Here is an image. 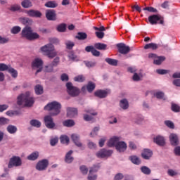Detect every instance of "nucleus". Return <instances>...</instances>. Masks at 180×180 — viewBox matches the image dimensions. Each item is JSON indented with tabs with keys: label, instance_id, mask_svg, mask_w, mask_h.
<instances>
[{
	"label": "nucleus",
	"instance_id": "nucleus-1",
	"mask_svg": "<svg viewBox=\"0 0 180 180\" xmlns=\"http://www.w3.org/2000/svg\"><path fill=\"white\" fill-rule=\"evenodd\" d=\"M17 103L20 105L25 103L26 106L31 107L34 103V98L31 96L30 91H27L18 97Z\"/></svg>",
	"mask_w": 180,
	"mask_h": 180
},
{
	"label": "nucleus",
	"instance_id": "nucleus-2",
	"mask_svg": "<svg viewBox=\"0 0 180 180\" xmlns=\"http://www.w3.org/2000/svg\"><path fill=\"white\" fill-rule=\"evenodd\" d=\"M44 110H48L51 116H57L61 112V103L57 101L49 103L45 105Z\"/></svg>",
	"mask_w": 180,
	"mask_h": 180
},
{
	"label": "nucleus",
	"instance_id": "nucleus-3",
	"mask_svg": "<svg viewBox=\"0 0 180 180\" xmlns=\"http://www.w3.org/2000/svg\"><path fill=\"white\" fill-rule=\"evenodd\" d=\"M22 37L27 39V40H36L40 37V35L37 32H33L32 27L26 26L21 32Z\"/></svg>",
	"mask_w": 180,
	"mask_h": 180
},
{
	"label": "nucleus",
	"instance_id": "nucleus-4",
	"mask_svg": "<svg viewBox=\"0 0 180 180\" xmlns=\"http://www.w3.org/2000/svg\"><path fill=\"white\" fill-rule=\"evenodd\" d=\"M66 88H67V91L68 94L70 96H78L79 95V89H78L77 87H75L72 85V83L71 82H68L66 84Z\"/></svg>",
	"mask_w": 180,
	"mask_h": 180
},
{
	"label": "nucleus",
	"instance_id": "nucleus-5",
	"mask_svg": "<svg viewBox=\"0 0 180 180\" xmlns=\"http://www.w3.org/2000/svg\"><path fill=\"white\" fill-rule=\"evenodd\" d=\"M22 165V159L19 156H13L10 158L8 168H13V167H20Z\"/></svg>",
	"mask_w": 180,
	"mask_h": 180
},
{
	"label": "nucleus",
	"instance_id": "nucleus-6",
	"mask_svg": "<svg viewBox=\"0 0 180 180\" xmlns=\"http://www.w3.org/2000/svg\"><path fill=\"white\" fill-rule=\"evenodd\" d=\"M32 68H38L36 72V74H39V72H41L43 70V60L40 58H35L32 63Z\"/></svg>",
	"mask_w": 180,
	"mask_h": 180
},
{
	"label": "nucleus",
	"instance_id": "nucleus-7",
	"mask_svg": "<svg viewBox=\"0 0 180 180\" xmlns=\"http://www.w3.org/2000/svg\"><path fill=\"white\" fill-rule=\"evenodd\" d=\"M44 120L45 126L47 127V129H54V127H56V123H54L53 117L51 115L45 116Z\"/></svg>",
	"mask_w": 180,
	"mask_h": 180
},
{
	"label": "nucleus",
	"instance_id": "nucleus-8",
	"mask_svg": "<svg viewBox=\"0 0 180 180\" xmlns=\"http://www.w3.org/2000/svg\"><path fill=\"white\" fill-rule=\"evenodd\" d=\"M48 167H49V160L47 159H44L37 162L36 165V169H37V171H44L47 169Z\"/></svg>",
	"mask_w": 180,
	"mask_h": 180
},
{
	"label": "nucleus",
	"instance_id": "nucleus-9",
	"mask_svg": "<svg viewBox=\"0 0 180 180\" xmlns=\"http://www.w3.org/2000/svg\"><path fill=\"white\" fill-rule=\"evenodd\" d=\"M117 47L120 54H129L130 53V46H126L123 43L117 44Z\"/></svg>",
	"mask_w": 180,
	"mask_h": 180
},
{
	"label": "nucleus",
	"instance_id": "nucleus-10",
	"mask_svg": "<svg viewBox=\"0 0 180 180\" xmlns=\"http://www.w3.org/2000/svg\"><path fill=\"white\" fill-rule=\"evenodd\" d=\"M112 154H113L112 150L102 149L96 153V157H98V158H105L106 157H110Z\"/></svg>",
	"mask_w": 180,
	"mask_h": 180
},
{
	"label": "nucleus",
	"instance_id": "nucleus-11",
	"mask_svg": "<svg viewBox=\"0 0 180 180\" xmlns=\"http://www.w3.org/2000/svg\"><path fill=\"white\" fill-rule=\"evenodd\" d=\"M169 139L170 144L174 147H176V146L179 145V138H178V135L176 134H170Z\"/></svg>",
	"mask_w": 180,
	"mask_h": 180
},
{
	"label": "nucleus",
	"instance_id": "nucleus-12",
	"mask_svg": "<svg viewBox=\"0 0 180 180\" xmlns=\"http://www.w3.org/2000/svg\"><path fill=\"white\" fill-rule=\"evenodd\" d=\"M46 18L47 20H57V13H56V10H47L46 11Z\"/></svg>",
	"mask_w": 180,
	"mask_h": 180
},
{
	"label": "nucleus",
	"instance_id": "nucleus-13",
	"mask_svg": "<svg viewBox=\"0 0 180 180\" xmlns=\"http://www.w3.org/2000/svg\"><path fill=\"white\" fill-rule=\"evenodd\" d=\"M85 51L87 53H91L92 56L94 57H99L101 56V52L94 46H87L85 47Z\"/></svg>",
	"mask_w": 180,
	"mask_h": 180
},
{
	"label": "nucleus",
	"instance_id": "nucleus-14",
	"mask_svg": "<svg viewBox=\"0 0 180 180\" xmlns=\"http://www.w3.org/2000/svg\"><path fill=\"white\" fill-rule=\"evenodd\" d=\"M26 13L28 16L30 18H41V12L37 11V10H28L26 11Z\"/></svg>",
	"mask_w": 180,
	"mask_h": 180
},
{
	"label": "nucleus",
	"instance_id": "nucleus-15",
	"mask_svg": "<svg viewBox=\"0 0 180 180\" xmlns=\"http://www.w3.org/2000/svg\"><path fill=\"white\" fill-rule=\"evenodd\" d=\"M141 155L143 160H150V158L153 157V150L145 148L142 151Z\"/></svg>",
	"mask_w": 180,
	"mask_h": 180
},
{
	"label": "nucleus",
	"instance_id": "nucleus-16",
	"mask_svg": "<svg viewBox=\"0 0 180 180\" xmlns=\"http://www.w3.org/2000/svg\"><path fill=\"white\" fill-rule=\"evenodd\" d=\"M115 148L119 153H123L126 151V149L127 148V145L124 141H119L116 144Z\"/></svg>",
	"mask_w": 180,
	"mask_h": 180
},
{
	"label": "nucleus",
	"instance_id": "nucleus-17",
	"mask_svg": "<svg viewBox=\"0 0 180 180\" xmlns=\"http://www.w3.org/2000/svg\"><path fill=\"white\" fill-rule=\"evenodd\" d=\"M66 110L68 117H75L78 115V110L75 108L69 107Z\"/></svg>",
	"mask_w": 180,
	"mask_h": 180
},
{
	"label": "nucleus",
	"instance_id": "nucleus-18",
	"mask_svg": "<svg viewBox=\"0 0 180 180\" xmlns=\"http://www.w3.org/2000/svg\"><path fill=\"white\" fill-rule=\"evenodd\" d=\"M41 51L48 54L51 51H54V46L51 44H46L41 48Z\"/></svg>",
	"mask_w": 180,
	"mask_h": 180
},
{
	"label": "nucleus",
	"instance_id": "nucleus-19",
	"mask_svg": "<svg viewBox=\"0 0 180 180\" xmlns=\"http://www.w3.org/2000/svg\"><path fill=\"white\" fill-rule=\"evenodd\" d=\"M94 95L97 98L103 99V98H106V96H108V91L102 89L97 90L96 91L94 92Z\"/></svg>",
	"mask_w": 180,
	"mask_h": 180
},
{
	"label": "nucleus",
	"instance_id": "nucleus-20",
	"mask_svg": "<svg viewBox=\"0 0 180 180\" xmlns=\"http://www.w3.org/2000/svg\"><path fill=\"white\" fill-rule=\"evenodd\" d=\"M120 140V139L119 137L114 136L108 141L107 146L108 147H115L119 143Z\"/></svg>",
	"mask_w": 180,
	"mask_h": 180
},
{
	"label": "nucleus",
	"instance_id": "nucleus-21",
	"mask_svg": "<svg viewBox=\"0 0 180 180\" xmlns=\"http://www.w3.org/2000/svg\"><path fill=\"white\" fill-rule=\"evenodd\" d=\"M148 20L150 25H157L158 23V14H153L148 18Z\"/></svg>",
	"mask_w": 180,
	"mask_h": 180
},
{
	"label": "nucleus",
	"instance_id": "nucleus-22",
	"mask_svg": "<svg viewBox=\"0 0 180 180\" xmlns=\"http://www.w3.org/2000/svg\"><path fill=\"white\" fill-rule=\"evenodd\" d=\"M72 140L73 141V143H75V146H77V147H82V143L81 142H79V136L73 134L71 136Z\"/></svg>",
	"mask_w": 180,
	"mask_h": 180
},
{
	"label": "nucleus",
	"instance_id": "nucleus-23",
	"mask_svg": "<svg viewBox=\"0 0 180 180\" xmlns=\"http://www.w3.org/2000/svg\"><path fill=\"white\" fill-rule=\"evenodd\" d=\"M72 153H74L72 150H70L68 152L65 157V162H67V164H71L72 161H74V158L71 155H72Z\"/></svg>",
	"mask_w": 180,
	"mask_h": 180
},
{
	"label": "nucleus",
	"instance_id": "nucleus-24",
	"mask_svg": "<svg viewBox=\"0 0 180 180\" xmlns=\"http://www.w3.org/2000/svg\"><path fill=\"white\" fill-rule=\"evenodd\" d=\"M148 58L150 60H153V64L158 65V55L157 53H150L148 55Z\"/></svg>",
	"mask_w": 180,
	"mask_h": 180
},
{
	"label": "nucleus",
	"instance_id": "nucleus-25",
	"mask_svg": "<svg viewBox=\"0 0 180 180\" xmlns=\"http://www.w3.org/2000/svg\"><path fill=\"white\" fill-rule=\"evenodd\" d=\"M129 160L131 162H132V164H134L135 165H140V164H141V160L136 155L130 156Z\"/></svg>",
	"mask_w": 180,
	"mask_h": 180
},
{
	"label": "nucleus",
	"instance_id": "nucleus-26",
	"mask_svg": "<svg viewBox=\"0 0 180 180\" xmlns=\"http://www.w3.org/2000/svg\"><path fill=\"white\" fill-rule=\"evenodd\" d=\"M143 49L145 50H148L149 49H150V50H153V51L157 50V49H158V44L155 43L148 44L144 46Z\"/></svg>",
	"mask_w": 180,
	"mask_h": 180
},
{
	"label": "nucleus",
	"instance_id": "nucleus-27",
	"mask_svg": "<svg viewBox=\"0 0 180 180\" xmlns=\"http://www.w3.org/2000/svg\"><path fill=\"white\" fill-rule=\"evenodd\" d=\"M44 6H46V8H54L58 6V3H57L56 1H49L45 4Z\"/></svg>",
	"mask_w": 180,
	"mask_h": 180
},
{
	"label": "nucleus",
	"instance_id": "nucleus-28",
	"mask_svg": "<svg viewBox=\"0 0 180 180\" xmlns=\"http://www.w3.org/2000/svg\"><path fill=\"white\" fill-rule=\"evenodd\" d=\"M21 6H22V8L27 9L29 8H32V6H33V4H32V1L30 0H23L21 2Z\"/></svg>",
	"mask_w": 180,
	"mask_h": 180
},
{
	"label": "nucleus",
	"instance_id": "nucleus-29",
	"mask_svg": "<svg viewBox=\"0 0 180 180\" xmlns=\"http://www.w3.org/2000/svg\"><path fill=\"white\" fill-rule=\"evenodd\" d=\"M94 48L96 49V50H106L108 45L106 44H102L101 42L94 44Z\"/></svg>",
	"mask_w": 180,
	"mask_h": 180
},
{
	"label": "nucleus",
	"instance_id": "nucleus-30",
	"mask_svg": "<svg viewBox=\"0 0 180 180\" xmlns=\"http://www.w3.org/2000/svg\"><path fill=\"white\" fill-rule=\"evenodd\" d=\"M19 22H20V23H22V25H32V23H33V21L29 18H20Z\"/></svg>",
	"mask_w": 180,
	"mask_h": 180
},
{
	"label": "nucleus",
	"instance_id": "nucleus-31",
	"mask_svg": "<svg viewBox=\"0 0 180 180\" xmlns=\"http://www.w3.org/2000/svg\"><path fill=\"white\" fill-rule=\"evenodd\" d=\"M29 161H36L39 158V152H34L27 156Z\"/></svg>",
	"mask_w": 180,
	"mask_h": 180
},
{
	"label": "nucleus",
	"instance_id": "nucleus-32",
	"mask_svg": "<svg viewBox=\"0 0 180 180\" xmlns=\"http://www.w3.org/2000/svg\"><path fill=\"white\" fill-rule=\"evenodd\" d=\"M120 106L122 108V109H124V110H126V109H129V101H127V99H122L120 101Z\"/></svg>",
	"mask_w": 180,
	"mask_h": 180
},
{
	"label": "nucleus",
	"instance_id": "nucleus-33",
	"mask_svg": "<svg viewBox=\"0 0 180 180\" xmlns=\"http://www.w3.org/2000/svg\"><path fill=\"white\" fill-rule=\"evenodd\" d=\"M34 91L36 95H43V86L40 85V84H37L34 86Z\"/></svg>",
	"mask_w": 180,
	"mask_h": 180
},
{
	"label": "nucleus",
	"instance_id": "nucleus-34",
	"mask_svg": "<svg viewBox=\"0 0 180 180\" xmlns=\"http://www.w3.org/2000/svg\"><path fill=\"white\" fill-rule=\"evenodd\" d=\"M7 131L10 133V134H15L18 131V127L15 125H8L7 127Z\"/></svg>",
	"mask_w": 180,
	"mask_h": 180
},
{
	"label": "nucleus",
	"instance_id": "nucleus-35",
	"mask_svg": "<svg viewBox=\"0 0 180 180\" xmlns=\"http://www.w3.org/2000/svg\"><path fill=\"white\" fill-rule=\"evenodd\" d=\"M30 124L31 126H32V127H37V129H39L41 127V122L37 120H32L30 122Z\"/></svg>",
	"mask_w": 180,
	"mask_h": 180
},
{
	"label": "nucleus",
	"instance_id": "nucleus-36",
	"mask_svg": "<svg viewBox=\"0 0 180 180\" xmlns=\"http://www.w3.org/2000/svg\"><path fill=\"white\" fill-rule=\"evenodd\" d=\"M88 37V34L85 32H78L77 36L75 37V39H77V40H86V39Z\"/></svg>",
	"mask_w": 180,
	"mask_h": 180
},
{
	"label": "nucleus",
	"instance_id": "nucleus-37",
	"mask_svg": "<svg viewBox=\"0 0 180 180\" xmlns=\"http://www.w3.org/2000/svg\"><path fill=\"white\" fill-rule=\"evenodd\" d=\"M63 126L65 127H72L75 125V122L72 120H68L63 122Z\"/></svg>",
	"mask_w": 180,
	"mask_h": 180
},
{
	"label": "nucleus",
	"instance_id": "nucleus-38",
	"mask_svg": "<svg viewBox=\"0 0 180 180\" xmlns=\"http://www.w3.org/2000/svg\"><path fill=\"white\" fill-rule=\"evenodd\" d=\"M99 171V165H94L89 167V174H96Z\"/></svg>",
	"mask_w": 180,
	"mask_h": 180
},
{
	"label": "nucleus",
	"instance_id": "nucleus-39",
	"mask_svg": "<svg viewBox=\"0 0 180 180\" xmlns=\"http://www.w3.org/2000/svg\"><path fill=\"white\" fill-rule=\"evenodd\" d=\"M141 171L145 175H150V174H151V169L146 166L141 167Z\"/></svg>",
	"mask_w": 180,
	"mask_h": 180
},
{
	"label": "nucleus",
	"instance_id": "nucleus-40",
	"mask_svg": "<svg viewBox=\"0 0 180 180\" xmlns=\"http://www.w3.org/2000/svg\"><path fill=\"white\" fill-rule=\"evenodd\" d=\"M8 71L10 74H11V77H13V78H17L18 77V71L16 70H15L14 68H13L10 66L8 68Z\"/></svg>",
	"mask_w": 180,
	"mask_h": 180
},
{
	"label": "nucleus",
	"instance_id": "nucleus-41",
	"mask_svg": "<svg viewBox=\"0 0 180 180\" xmlns=\"http://www.w3.org/2000/svg\"><path fill=\"white\" fill-rule=\"evenodd\" d=\"M105 61L110 65H114L115 67H116V65H117V60L107 58H105Z\"/></svg>",
	"mask_w": 180,
	"mask_h": 180
},
{
	"label": "nucleus",
	"instance_id": "nucleus-42",
	"mask_svg": "<svg viewBox=\"0 0 180 180\" xmlns=\"http://www.w3.org/2000/svg\"><path fill=\"white\" fill-rule=\"evenodd\" d=\"M60 141L62 144H68V143H70V138L66 135H63L60 137Z\"/></svg>",
	"mask_w": 180,
	"mask_h": 180
},
{
	"label": "nucleus",
	"instance_id": "nucleus-43",
	"mask_svg": "<svg viewBox=\"0 0 180 180\" xmlns=\"http://www.w3.org/2000/svg\"><path fill=\"white\" fill-rule=\"evenodd\" d=\"M95 84L93 83L92 82H89L88 84L86 85V89L88 92H92L94 89H95Z\"/></svg>",
	"mask_w": 180,
	"mask_h": 180
},
{
	"label": "nucleus",
	"instance_id": "nucleus-44",
	"mask_svg": "<svg viewBox=\"0 0 180 180\" xmlns=\"http://www.w3.org/2000/svg\"><path fill=\"white\" fill-rule=\"evenodd\" d=\"M20 30H22V28L20 27L15 26L13 27L11 30V33H12V34H18V33H19Z\"/></svg>",
	"mask_w": 180,
	"mask_h": 180
},
{
	"label": "nucleus",
	"instance_id": "nucleus-45",
	"mask_svg": "<svg viewBox=\"0 0 180 180\" xmlns=\"http://www.w3.org/2000/svg\"><path fill=\"white\" fill-rule=\"evenodd\" d=\"M67 30V25L65 23L58 25L57 30L58 32H64Z\"/></svg>",
	"mask_w": 180,
	"mask_h": 180
},
{
	"label": "nucleus",
	"instance_id": "nucleus-46",
	"mask_svg": "<svg viewBox=\"0 0 180 180\" xmlns=\"http://www.w3.org/2000/svg\"><path fill=\"white\" fill-rule=\"evenodd\" d=\"M158 99H159V101L165 102V101H167V96H165V94L164 92L159 91L158 92Z\"/></svg>",
	"mask_w": 180,
	"mask_h": 180
},
{
	"label": "nucleus",
	"instance_id": "nucleus-47",
	"mask_svg": "<svg viewBox=\"0 0 180 180\" xmlns=\"http://www.w3.org/2000/svg\"><path fill=\"white\" fill-rule=\"evenodd\" d=\"M165 126H167V127H169V129H175V124L171 120L165 121Z\"/></svg>",
	"mask_w": 180,
	"mask_h": 180
},
{
	"label": "nucleus",
	"instance_id": "nucleus-48",
	"mask_svg": "<svg viewBox=\"0 0 180 180\" xmlns=\"http://www.w3.org/2000/svg\"><path fill=\"white\" fill-rule=\"evenodd\" d=\"M88 180H96L98 179V174L96 173H89L87 176Z\"/></svg>",
	"mask_w": 180,
	"mask_h": 180
},
{
	"label": "nucleus",
	"instance_id": "nucleus-49",
	"mask_svg": "<svg viewBox=\"0 0 180 180\" xmlns=\"http://www.w3.org/2000/svg\"><path fill=\"white\" fill-rule=\"evenodd\" d=\"M44 70L46 72H53V71H54V66L51 63L46 65Z\"/></svg>",
	"mask_w": 180,
	"mask_h": 180
},
{
	"label": "nucleus",
	"instance_id": "nucleus-50",
	"mask_svg": "<svg viewBox=\"0 0 180 180\" xmlns=\"http://www.w3.org/2000/svg\"><path fill=\"white\" fill-rule=\"evenodd\" d=\"M5 124H9V119L4 117H0V126H5Z\"/></svg>",
	"mask_w": 180,
	"mask_h": 180
},
{
	"label": "nucleus",
	"instance_id": "nucleus-51",
	"mask_svg": "<svg viewBox=\"0 0 180 180\" xmlns=\"http://www.w3.org/2000/svg\"><path fill=\"white\" fill-rule=\"evenodd\" d=\"M171 109L172 112H174L176 113H178V112H180V107L177 104L172 103Z\"/></svg>",
	"mask_w": 180,
	"mask_h": 180
},
{
	"label": "nucleus",
	"instance_id": "nucleus-52",
	"mask_svg": "<svg viewBox=\"0 0 180 180\" xmlns=\"http://www.w3.org/2000/svg\"><path fill=\"white\" fill-rule=\"evenodd\" d=\"M65 46L68 50H72V47L75 46V44L73 41H68L65 42Z\"/></svg>",
	"mask_w": 180,
	"mask_h": 180
},
{
	"label": "nucleus",
	"instance_id": "nucleus-53",
	"mask_svg": "<svg viewBox=\"0 0 180 180\" xmlns=\"http://www.w3.org/2000/svg\"><path fill=\"white\" fill-rule=\"evenodd\" d=\"M20 5L19 4H14L13 6H11L10 8V11H11V12H16L18 11H20Z\"/></svg>",
	"mask_w": 180,
	"mask_h": 180
},
{
	"label": "nucleus",
	"instance_id": "nucleus-54",
	"mask_svg": "<svg viewBox=\"0 0 180 180\" xmlns=\"http://www.w3.org/2000/svg\"><path fill=\"white\" fill-rule=\"evenodd\" d=\"M165 145V138L164 136H158V146L162 147Z\"/></svg>",
	"mask_w": 180,
	"mask_h": 180
},
{
	"label": "nucleus",
	"instance_id": "nucleus-55",
	"mask_svg": "<svg viewBox=\"0 0 180 180\" xmlns=\"http://www.w3.org/2000/svg\"><path fill=\"white\" fill-rule=\"evenodd\" d=\"M84 64L88 68H92V67H95V65H96V63L92 61H84Z\"/></svg>",
	"mask_w": 180,
	"mask_h": 180
},
{
	"label": "nucleus",
	"instance_id": "nucleus-56",
	"mask_svg": "<svg viewBox=\"0 0 180 180\" xmlns=\"http://www.w3.org/2000/svg\"><path fill=\"white\" fill-rule=\"evenodd\" d=\"M11 65H7L5 63H0V71H8Z\"/></svg>",
	"mask_w": 180,
	"mask_h": 180
},
{
	"label": "nucleus",
	"instance_id": "nucleus-57",
	"mask_svg": "<svg viewBox=\"0 0 180 180\" xmlns=\"http://www.w3.org/2000/svg\"><path fill=\"white\" fill-rule=\"evenodd\" d=\"M74 81L76 82H84V81H85V77L82 75H79L74 78Z\"/></svg>",
	"mask_w": 180,
	"mask_h": 180
},
{
	"label": "nucleus",
	"instance_id": "nucleus-58",
	"mask_svg": "<svg viewBox=\"0 0 180 180\" xmlns=\"http://www.w3.org/2000/svg\"><path fill=\"white\" fill-rule=\"evenodd\" d=\"M79 169L83 175H86V174H88V167H86V166L82 165L80 166Z\"/></svg>",
	"mask_w": 180,
	"mask_h": 180
},
{
	"label": "nucleus",
	"instance_id": "nucleus-59",
	"mask_svg": "<svg viewBox=\"0 0 180 180\" xmlns=\"http://www.w3.org/2000/svg\"><path fill=\"white\" fill-rule=\"evenodd\" d=\"M143 11H148V12H150L152 13H155V12L158 11L156 8H155L154 7H151V6H148V7L143 8Z\"/></svg>",
	"mask_w": 180,
	"mask_h": 180
},
{
	"label": "nucleus",
	"instance_id": "nucleus-60",
	"mask_svg": "<svg viewBox=\"0 0 180 180\" xmlns=\"http://www.w3.org/2000/svg\"><path fill=\"white\" fill-rule=\"evenodd\" d=\"M51 64L53 67H57V65L60 64V58L59 57L55 58Z\"/></svg>",
	"mask_w": 180,
	"mask_h": 180
},
{
	"label": "nucleus",
	"instance_id": "nucleus-61",
	"mask_svg": "<svg viewBox=\"0 0 180 180\" xmlns=\"http://www.w3.org/2000/svg\"><path fill=\"white\" fill-rule=\"evenodd\" d=\"M95 34L98 39H103L105 37V32H96Z\"/></svg>",
	"mask_w": 180,
	"mask_h": 180
},
{
	"label": "nucleus",
	"instance_id": "nucleus-62",
	"mask_svg": "<svg viewBox=\"0 0 180 180\" xmlns=\"http://www.w3.org/2000/svg\"><path fill=\"white\" fill-rule=\"evenodd\" d=\"M47 57H49V58H54V57H56V56H57V52L52 51L48 53H46Z\"/></svg>",
	"mask_w": 180,
	"mask_h": 180
},
{
	"label": "nucleus",
	"instance_id": "nucleus-63",
	"mask_svg": "<svg viewBox=\"0 0 180 180\" xmlns=\"http://www.w3.org/2000/svg\"><path fill=\"white\" fill-rule=\"evenodd\" d=\"M68 57L70 60H72V61H77V55H75L74 52H70L68 55Z\"/></svg>",
	"mask_w": 180,
	"mask_h": 180
},
{
	"label": "nucleus",
	"instance_id": "nucleus-64",
	"mask_svg": "<svg viewBox=\"0 0 180 180\" xmlns=\"http://www.w3.org/2000/svg\"><path fill=\"white\" fill-rule=\"evenodd\" d=\"M123 178H124V176L122 173L117 174L115 177L114 180H122Z\"/></svg>",
	"mask_w": 180,
	"mask_h": 180
}]
</instances>
